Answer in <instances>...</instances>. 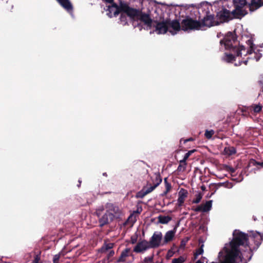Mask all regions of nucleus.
<instances>
[{
	"instance_id": "7",
	"label": "nucleus",
	"mask_w": 263,
	"mask_h": 263,
	"mask_svg": "<svg viewBox=\"0 0 263 263\" xmlns=\"http://www.w3.org/2000/svg\"><path fill=\"white\" fill-rule=\"evenodd\" d=\"M234 17L237 18L236 14H233V10L231 12L226 8H222L221 10L217 13L216 15V20L219 22V24L221 23L229 22Z\"/></svg>"
},
{
	"instance_id": "33",
	"label": "nucleus",
	"mask_w": 263,
	"mask_h": 263,
	"mask_svg": "<svg viewBox=\"0 0 263 263\" xmlns=\"http://www.w3.org/2000/svg\"><path fill=\"white\" fill-rule=\"evenodd\" d=\"M164 183H165V191L163 192V195H166L167 193L171 190L172 188V186L171 183H168L167 182V178H164Z\"/></svg>"
},
{
	"instance_id": "51",
	"label": "nucleus",
	"mask_w": 263,
	"mask_h": 263,
	"mask_svg": "<svg viewBox=\"0 0 263 263\" xmlns=\"http://www.w3.org/2000/svg\"><path fill=\"white\" fill-rule=\"evenodd\" d=\"M105 1L108 3H112L114 0H105Z\"/></svg>"
},
{
	"instance_id": "27",
	"label": "nucleus",
	"mask_w": 263,
	"mask_h": 263,
	"mask_svg": "<svg viewBox=\"0 0 263 263\" xmlns=\"http://www.w3.org/2000/svg\"><path fill=\"white\" fill-rule=\"evenodd\" d=\"M224 152L226 155H228L229 156L234 155L236 153L235 148L233 146L225 147Z\"/></svg>"
},
{
	"instance_id": "9",
	"label": "nucleus",
	"mask_w": 263,
	"mask_h": 263,
	"mask_svg": "<svg viewBox=\"0 0 263 263\" xmlns=\"http://www.w3.org/2000/svg\"><path fill=\"white\" fill-rule=\"evenodd\" d=\"M110 4H111V5L109 6V9L110 10L115 9L114 12V15L115 16H117L121 12L125 13L128 15V12H129L131 9V7H130L127 4L122 2L120 3L119 6L114 2Z\"/></svg>"
},
{
	"instance_id": "45",
	"label": "nucleus",
	"mask_w": 263,
	"mask_h": 263,
	"mask_svg": "<svg viewBox=\"0 0 263 263\" xmlns=\"http://www.w3.org/2000/svg\"><path fill=\"white\" fill-rule=\"evenodd\" d=\"M193 140H194V139L193 138H190L189 139H185V140H183L182 139H181L180 141V144H181L182 142L183 141V143H185L187 142L193 141Z\"/></svg>"
},
{
	"instance_id": "32",
	"label": "nucleus",
	"mask_w": 263,
	"mask_h": 263,
	"mask_svg": "<svg viewBox=\"0 0 263 263\" xmlns=\"http://www.w3.org/2000/svg\"><path fill=\"white\" fill-rule=\"evenodd\" d=\"M251 107H252V111H254V113H259L262 110V106L260 104H253L251 105Z\"/></svg>"
},
{
	"instance_id": "53",
	"label": "nucleus",
	"mask_w": 263,
	"mask_h": 263,
	"mask_svg": "<svg viewBox=\"0 0 263 263\" xmlns=\"http://www.w3.org/2000/svg\"><path fill=\"white\" fill-rule=\"evenodd\" d=\"M196 263H203L201 260H197Z\"/></svg>"
},
{
	"instance_id": "52",
	"label": "nucleus",
	"mask_w": 263,
	"mask_h": 263,
	"mask_svg": "<svg viewBox=\"0 0 263 263\" xmlns=\"http://www.w3.org/2000/svg\"><path fill=\"white\" fill-rule=\"evenodd\" d=\"M230 171L232 173H234L235 172V170L233 168H230Z\"/></svg>"
},
{
	"instance_id": "15",
	"label": "nucleus",
	"mask_w": 263,
	"mask_h": 263,
	"mask_svg": "<svg viewBox=\"0 0 263 263\" xmlns=\"http://www.w3.org/2000/svg\"><path fill=\"white\" fill-rule=\"evenodd\" d=\"M151 247L148 244V241L145 239L139 241L134 248V252L137 253H143Z\"/></svg>"
},
{
	"instance_id": "5",
	"label": "nucleus",
	"mask_w": 263,
	"mask_h": 263,
	"mask_svg": "<svg viewBox=\"0 0 263 263\" xmlns=\"http://www.w3.org/2000/svg\"><path fill=\"white\" fill-rule=\"evenodd\" d=\"M205 15L203 17V18L200 22V29H202L203 27H211L213 26L218 25L219 22L216 20V16L214 14H211L209 8H207V10L204 9Z\"/></svg>"
},
{
	"instance_id": "11",
	"label": "nucleus",
	"mask_w": 263,
	"mask_h": 263,
	"mask_svg": "<svg viewBox=\"0 0 263 263\" xmlns=\"http://www.w3.org/2000/svg\"><path fill=\"white\" fill-rule=\"evenodd\" d=\"M154 184L149 187H143L142 190L138 193V197L143 198L146 195L152 192L157 186H158L162 182V179L160 175H156L153 181Z\"/></svg>"
},
{
	"instance_id": "30",
	"label": "nucleus",
	"mask_w": 263,
	"mask_h": 263,
	"mask_svg": "<svg viewBox=\"0 0 263 263\" xmlns=\"http://www.w3.org/2000/svg\"><path fill=\"white\" fill-rule=\"evenodd\" d=\"M259 165L261 167H263V162H258L256 161L255 159H251L249 160V164L248 166H254Z\"/></svg>"
},
{
	"instance_id": "31",
	"label": "nucleus",
	"mask_w": 263,
	"mask_h": 263,
	"mask_svg": "<svg viewBox=\"0 0 263 263\" xmlns=\"http://www.w3.org/2000/svg\"><path fill=\"white\" fill-rule=\"evenodd\" d=\"M203 247L204 245L202 244L200 248L196 250L195 252L194 253V259H196L199 255H201L203 253Z\"/></svg>"
},
{
	"instance_id": "34",
	"label": "nucleus",
	"mask_w": 263,
	"mask_h": 263,
	"mask_svg": "<svg viewBox=\"0 0 263 263\" xmlns=\"http://www.w3.org/2000/svg\"><path fill=\"white\" fill-rule=\"evenodd\" d=\"M225 55H226V61L227 62H232V61L235 60V57L233 54L225 53Z\"/></svg>"
},
{
	"instance_id": "8",
	"label": "nucleus",
	"mask_w": 263,
	"mask_h": 263,
	"mask_svg": "<svg viewBox=\"0 0 263 263\" xmlns=\"http://www.w3.org/2000/svg\"><path fill=\"white\" fill-rule=\"evenodd\" d=\"M181 29L183 31L189 30H200V21L194 20L189 16H186L181 23Z\"/></svg>"
},
{
	"instance_id": "22",
	"label": "nucleus",
	"mask_w": 263,
	"mask_h": 263,
	"mask_svg": "<svg viewBox=\"0 0 263 263\" xmlns=\"http://www.w3.org/2000/svg\"><path fill=\"white\" fill-rule=\"evenodd\" d=\"M58 3L68 12L73 10V6L69 0H57Z\"/></svg>"
},
{
	"instance_id": "26",
	"label": "nucleus",
	"mask_w": 263,
	"mask_h": 263,
	"mask_svg": "<svg viewBox=\"0 0 263 263\" xmlns=\"http://www.w3.org/2000/svg\"><path fill=\"white\" fill-rule=\"evenodd\" d=\"M114 245V244L112 243H105L100 249V252L101 253H105L108 250L112 249Z\"/></svg>"
},
{
	"instance_id": "23",
	"label": "nucleus",
	"mask_w": 263,
	"mask_h": 263,
	"mask_svg": "<svg viewBox=\"0 0 263 263\" xmlns=\"http://www.w3.org/2000/svg\"><path fill=\"white\" fill-rule=\"evenodd\" d=\"M105 208L107 209L106 211H111L115 214L119 212V208L112 203H107L105 205Z\"/></svg>"
},
{
	"instance_id": "50",
	"label": "nucleus",
	"mask_w": 263,
	"mask_h": 263,
	"mask_svg": "<svg viewBox=\"0 0 263 263\" xmlns=\"http://www.w3.org/2000/svg\"><path fill=\"white\" fill-rule=\"evenodd\" d=\"M201 190L203 191H204L206 190V187L205 185H202L201 186Z\"/></svg>"
},
{
	"instance_id": "54",
	"label": "nucleus",
	"mask_w": 263,
	"mask_h": 263,
	"mask_svg": "<svg viewBox=\"0 0 263 263\" xmlns=\"http://www.w3.org/2000/svg\"><path fill=\"white\" fill-rule=\"evenodd\" d=\"M243 63L245 65H247L248 60H246V61H243Z\"/></svg>"
},
{
	"instance_id": "3",
	"label": "nucleus",
	"mask_w": 263,
	"mask_h": 263,
	"mask_svg": "<svg viewBox=\"0 0 263 263\" xmlns=\"http://www.w3.org/2000/svg\"><path fill=\"white\" fill-rule=\"evenodd\" d=\"M246 44L247 45V47H246L243 45H240L239 48L238 49H235L236 52V56L239 57L241 56L242 54V51H246V53H245V55H246L247 54H251L253 52H254L255 55L254 56L255 59H256V61H258L259 60L260 58L261 57V53H257L255 52V45L253 43V41L251 39H250L246 41Z\"/></svg>"
},
{
	"instance_id": "12",
	"label": "nucleus",
	"mask_w": 263,
	"mask_h": 263,
	"mask_svg": "<svg viewBox=\"0 0 263 263\" xmlns=\"http://www.w3.org/2000/svg\"><path fill=\"white\" fill-rule=\"evenodd\" d=\"M153 27L155 28V31L157 34H165L168 31L167 18L162 20L161 17L159 21L154 20L153 24Z\"/></svg>"
},
{
	"instance_id": "14",
	"label": "nucleus",
	"mask_w": 263,
	"mask_h": 263,
	"mask_svg": "<svg viewBox=\"0 0 263 263\" xmlns=\"http://www.w3.org/2000/svg\"><path fill=\"white\" fill-rule=\"evenodd\" d=\"M240 253L239 249L231 248L226 254L224 260L221 263H235V259Z\"/></svg>"
},
{
	"instance_id": "36",
	"label": "nucleus",
	"mask_w": 263,
	"mask_h": 263,
	"mask_svg": "<svg viewBox=\"0 0 263 263\" xmlns=\"http://www.w3.org/2000/svg\"><path fill=\"white\" fill-rule=\"evenodd\" d=\"M202 198V194L201 193H199L198 194L196 195V198L193 200L192 202L193 203H198L200 202Z\"/></svg>"
},
{
	"instance_id": "10",
	"label": "nucleus",
	"mask_w": 263,
	"mask_h": 263,
	"mask_svg": "<svg viewBox=\"0 0 263 263\" xmlns=\"http://www.w3.org/2000/svg\"><path fill=\"white\" fill-rule=\"evenodd\" d=\"M235 9L233 10V14H236L237 18H240L246 15L248 12L243 9V7L247 5L246 0H234Z\"/></svg>"
},
{
	"instance_id": "55",
	"label": "nucleus",
	"mask_w": 263,
	"mask_h": 263,
	"mask_svg": "<svg viewBox=\"0 0 263 263\" xmlns=\"http://www.w3.org/2000/svg\"><path fill=\"white\" fill-rule=\"evenodd\" d=\"M103 175H104V176H107V174H106V173H103Z\"/></svg>"
},
{
	"instance_id": "43",
	"label": "nucleus",
	"mask_w": 263,
	"mask_h": 263,
	"mask_svg": "<svg viewBox=\"0 0 263 263\" xmlns=\"http://www.w3.org/2000/svg\"><path fill=\"white\" fill-rule=\"evenodd\" d=\"M40 260V256L39 255H36L34 257V260L32 261L31 263H39Z\"/></svg>"
},
{
	"instance_id": "21",
	"label": "nucleus",
	"mask_w": 263,
	"mask_h": 263,
	"mask_svg": "<svg viewBox=\"0 0 263 263\" xmlns=\"http://www.w3.org/2000/svg\"><path fill=\"white\" fill-rule=\"evenodd\" d=\"M176 232V227H175L174 230L167 231L164 236L163 243L165 244L172 241L175 236Z\"/></svg>"
},
{
	"instance_id": "20",
	"label": "nucleus",
	"mask_w": 263,
	"mask_h": 263,
	"mask_svg": "<svg viewBox=\"0 0 263 263\" xmlns=\"http://www.w3.org/2000/svg\"><path fill=\"white\" fill-rule=\"evenodd\" d=\"M187 191L183 189H181L178 193V203L179 206H181L184 203L185 199L187 197Z\"/></svg>"
},
{
	"instance_id": "35",
	"label": "nucleus",
	"mask_w": 263,
	"mask_h": 263,
	"mask_svg": "<svg viewBox=\"0 0 263 263\" xmlns=\"http://www.w3.org/2000/svg\"><path fill=\"white\" fill-rule=\"evenodd\" d=\"M196 149H192L191 151H188L184 156V157L183 159L182 160V162H184L185 161L186 162V160L188 159L189 157L195 152H196Z\"/></svg>"
},
{
	"instance_id": "18",
	"label": "nucleus",
	"mask_w": 263,
	"mask_h": 263,
	"mask_svg": "<svg viewBox=\"0 0 263 263\" xmlns=\"http://www.w3.org/2000/svg\"><path fill=\"white\" fill-rule=\"evenodd\" d=\"M263 6L262 0H251L249 3V7L250 11H254Z\"/></svg>"
},
{
	"instance_id": "29",
	"label": "nucleus",
	"mask_w": 263,
	"mask_h": 263,
	"mask_svg": "<svg viewBox=\"0 0 263 263\" xmlns=\"http://www.w3.org/2000/svg\"><path fill=\"white\" fill-rule=\"evenodd\" d=\"M187 163L186 161L182 162V160L179 161V165L178 166L177 171L179 172H183L186 168Z\"/></svg>"
},
{
	"instance_id": "38",
	"label": "nucleus",
	"mask_w": 263,
	"mask_h": 263,
	"mask_svg": "<svg viewBox=\"0 0 263 263\" xmlns=\"http://www.w3.org/2000/svg\"><path fill=\"white\" fill-rule=\"evenodd\" d=\"M121 15L120 17V21L122 22H123L124 23V24H126L127 23L126 15L127 16V15L126 13H123V12H121Z\"/></svg>"
},
{
	"instance_id": "2",
	"label": "nucleus",
	"mask_w": 263,
	"mask_h": 263,
	"mask_svg": "<svg viewBox=\"0 0 263 263\" xmlns=\"http://www.w3.org/2000/svg\"><path fill=\"white\" fill-rule=\"evenodd\" d=\"M128 16L132 21H140L146 26L147 29H151L153 27L154 20H153L148 13L143 12L141 10L131 8L128 12Z\"/></svg>"
},
{
	"instance_id": "4",
	"label": "nucleus",
	"mask_w": 263,
	"mask_h": 263,
	"mask_svg": "<svg viewBox=\"0 0 263 263\" xmlns=\"http://www.w3.org/2000/svg\"><path fill=\"white\" fill-rule=\"evenodd\" d=\"M104 211L103 209H98L96 211V215L99 218V224L100 227L109 224L115 218L114 214L110 212L106 211L104 213H102Z\"/></svg>"
},
{
	"instance_id": "48",
	"label": "nucleus",
	"mask_w": 263,
	"mask_h": 263,
	"mask_svg": "<svg viewBox=\"0 0 263 263\" xmlns=\"http://www.w3.org/2000/svg\"><path fill=\"white\" fill-rule=\"evenodd\" d=\"M137 241V238L134 237H131V242L132 244H134Z\"/></svg>"
},
{
	"instance_id": "13",
	"label": "nucleus",
	"mask_w": 263,
	"mask_h": 263,
	"mask_svg": "<svg viewBox=\"0 0 263 263\" xmlns=\"http://www.w3.org/2000/svg\"><path fill=\"white\" fill-rule=\"evenodd\" d=\"M162 234L161 232H155L148 241L151 248H157L161 245Z\"/></svg>"
},
{
	"instance_id": "17",
	"label": "nucleus",
	"mask_w": 263,
	"mask_h": 263,
	"mask_svg": "<svg viewBox=\"0 0 263 263\" xmlns=\"http://www.w3.org/2000/svg\"><path fill=\"white\" fill-rule=\"evenodd\" d=\"M168 28H171L175 31H179L181 28L179 21L177 20L171 21L170 18H167Z\"/></svg>"
},
{
	"instance_id": "1",
	"label": "nucleus",
	"mask_w": 263,
	"mask_h": 263,
	"mask_svg": "<svg viewBox=\"0 0 263 263\" xmlns=\"http://www.w3.org/2000/svg\"><path fill=\"white\" fill-rule=\"evenodd\" d=\"M233 234V239L230 242L231 248L238 249L240 246H248L251 253L249 258V260H250L253 255L252 252L258 249L263 240V233L253 232L250 235L251 240L254 242V246L252 243H248V235L247 234L236 230L234 231Z\"/></svg>"
},
{
	"instance_id": "24",
	"label": "nucleus",
	"mask_w": 263,
	"mask_h": 263,
	"mask_svg": "<svg viewBox=\"0 0 263 263\" xmlns=\"http://www.w3.org/2000/svg\"><path fill=\"white\" fill-rule=\"evenodd\" d=\"M130 251V249L126 248L121 253L120 257L117 260L118 262H124L125 258L128 256V253Z\"/></svg>"
},
{
	"instance_id": "47",
	"label": "nucleus",
	"mask_w": 263,
	"mask_h": 263,
	"mask_svg": "<svg viewBox=\"0 0 263 263\" xmlns=\"http://www.w3.org/2000/svg\"><path fill=\"white\" fill-rule=\"evenodd\" d=\"M115 254V252L114 250H110L109 252V253L107 255L108 258H110V257H112Z\"/></svg>"
},
{
	"instance_id": "44",
	"label": "nucleus",
	"mask_w": 263,
	"mask_h": 263,
	"mask_svg": "<svg viewBox=\"0 0 263 263\" xmlns=\"http://www.w3.org/2000/svg\"><path fill=\"white\" fill-rule=\"evenodd\" d=\"M141 163L145 164V162L143 161L137 160L134 162V165L136 167L137 165H140Z\"/></svg>"
},
{
	"instance_id": "42",
	"label": "nucleus",
	"mask_w": 263,
	"mask_h": 263,
	"mask_svg": "<svg viewBox=\"0 0 263 263\" xmlns=\"http://www.w3.org/2000/svg\"><path fill=\"white\" fill-rule=\"evenodd\" d=\"M60 257L59 254L55 255L53 258V263H59Z\"/></svg>"
},
{
	"instance_id": "57",
	"label": "nucleus",
	"mask_w": 263,
	"mask_h": 263,
	"mask_svg": "<svg viewBox=\"0 0 263 263\" xmlns=\"http://www.w3.org/2000/svg\"><path fill=\"white\" fill-rule=\"evenodd\" d=\"M212 263H215V262H212Z\"/></svg>"
},
{
	"instance_id": "6",
	"label": "nucleus",
	"mask_w": 263,
	"mask_h": 263,
	"mask_svg": "<svg viewBox=\"0 0 263 263\" xmlns=\"http://www.w3.org/2000/svg\"><path fill=\"white\" fill-rule=\"evenodd\" d=\"M237 42V37L232 32H228L223 40H220V44H224L226 49H232L235 51L236 45H234Z\"/></svg>"
},
{
	"instance_id": "39",
	"label": "nucleus",
	"mask_w": 263,
	"mask_h": 263,
	"mask_svg": "<svg viewBox=\"0 0 263 263\" xmlns=\"http://www.w3.org/2000/svg\"><path fill=\"white\" fill-rule=\"evenodd\" d=\"M184 260L183 257L180 256L177 258H174L172 260V263H183Z\"/></svg>"
},
{
	"instance_id": "37",
	"label": "nucleus",
	"mask_w": 263,
	"mask_h": 263,
	"mask_svg": "<svg viewBox=\"0 0 263 263\" xmlns=\"http://www.w3.org/2000/svg\"><path fill=\"white\" fill-rule=\"evenodd\" d=\"M214 134V131L213 130H206L205 132L204 136L205 137L209 139H211L212 136Z\"/></svg>"
},
{
	"instance_id": "25",
	"label": "nucleus",
	"mask_w": 263,
	"mask_h": 263,
	"mask_svg": "<svg viewBox=\"0 0 263 263\" xmlns=\"http://www.w3.org/2000/svg\"><path fill=\"white\" fill-rule=\"evenodd\" d=\"M158 219L159 223L167 224L172 220V217L169 216L159 215L158 217Z\"/></svg>"
},
{
	"instance_id": "41",
	"label": "nucleus",
	"mask_w": 263,
	"mask_h": 263,
	"mask_svg": "<svg viewBox=\"0 0 263 263\" xmlns=\"http://www.w3.org/2000/svg\"><path fill=\"white\" fill-rule=\"evenodd\" d=\"M258 83L261 91L263 92V77H261L259 78Z\"/></svg>"
},
{
	"instance_id": "46",
	"label": "nucleus",
	"mask_w": 263,
	"mask_h": 263,
	"mask_svg": "<svg viewBox=\"0 0 263 263\" xmlns=\"http://www.w3.org/2000/svg\"><path fill=\"white\" fill-rule=\"evenodd\" d=\"M115 9H109V6H108V8L107 9V11H108L109 12L107 13V15H108V16L109 17H112V14H111V13L115 11Z\"/></svg>"
},
{
	"instance_id": "19",
	"label": "nucleus",
	"mask_w": 263,
	"mask_h": 263,
	"mask_svg": "<svg viewBox=\"0 0 263 263\" xmlns=\"http://www.w3.org/2000/svg\"><path fill=\"white\" fill-rule=\"evenodd\" d=\"M232 183H230L229 182H222V183H218L217 184L216 183H213L211 184L210 185V188H212V190H214V191L213 193L211 194V195H212L221 186H224L225 187L227 188H231L232 187Z\"/></svg>"
},
{
	"instance_id": "56",
	"label": "nucleus",
	"mask_w": 263,
	"mask_h": 263,
	"mask_svg": "<svg viewBox=\"0 0 263 263\" xmlns=\"http://www.w3.org/2000/svg\"><path fill=\"white\" fill-rule=\"evenodd\" d=\"M220 33L219 34V33H218V34H217V36H218V37H220Z\"/></svg>"
},
{
	"instance_id": "49",
	"label": "nucleus",
	"mask_w": 263,
	"mask_h": 263,
	"mask_svg": "<svg viewBox=\"0 0 263 263\" xmlns=\"http://www.w3.org/2000/svg\"><path fill=\"white\" fill-rule=\"evenodd\" d=\"M131 219L132 220L135 222L136 221L135 217H134L133 215H130V216L128 218V219Z\"/></svg>"
},
{
	"instance_id": "40",
	"label": "nucleus",
	"mask_w": 263,
	"mask_h": 263,
	"mask_svg": "<svg viewBox=\"0 0 263 263\" xmlns=\"http://www.w3.org/2000/svg\"><path fill=\"white\" fill-rule=\"evenodd\" d=\"M153 260V256L151 257H145L142 263H149L152 262Z\"/></svg>"
},
{
	"instance_id": "16",
	"label": "nucleus",
	"mask_w": 263,
	"mask_h": 263,
	"mask_svg": "<svg viewBox=\"0 0 263 263\" xmlns=\"http://www.w3.org/2000/svg\"><path fill=\"white\" fill-rule=\"evenodd\" d=\"M212 205V201H207L204 204H201L198 205L194 211L197 212H207L211 210Z\"/></svg>"
},
{
	"instance_id": "28",
	"label": "nucleus",
	"mask_w": 263,
	"mask_h": 263,
	"mask_svg": "<svg viewBox=\"0 0 263 263\" xmlns=\"http://www.w3.org/2000/svg\"><path fill=\"white\" fill-rule=\"evenodd\" d=\"M252 111V107L251 106H243L241 109V112H242V115L245 116H248L250 115V113Z\"/></svg>"
}]
</instances>
